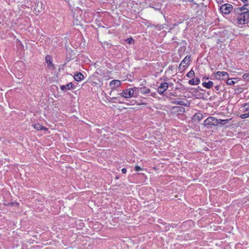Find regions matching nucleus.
Wrapping results in <instances>:
<instances>
[{"instance_id":"nucleus-1","label":"nucleus","mask_w":249,"mask_h":249,"mask_svg":"<svg viewBox=\"0 0 249 249\" xmlns=\"http://www.w3.org/2000/svg\"><path fill=\"white\" fill-rule=\"evenodd\" d=\"M221 13L228 15L231 12L233 19L236 20L238 24H245L249 21V4L233 9V6L229 3L222 4L219 8Z\"/></svg>"},{"instance_id":"nucleus-2","label":"nucleus","mask_w":249,"mask_h":249,"mask_svg":"<svg viewBox=\"0 0 249 249\" xmlns=\"http://www.w3.org/2000/svg\"><path fill=\"white\" fill-rule=\"evenodd\" d=\"M204 125L208 128H212L213 126H218V119L215 117H209L203 123Z\"/></svg>"},{"instance_id":"nucleus-3","label":"nucleus","mask_w":249,"mask_h":249,"mask_svg":"<svg viewBox=\"0 0 249 249\" xmlns=\"http://www.w3.org/2000/svg\"><path fill=\"white\" fill-rule=\"evenodd\" d=\"M191 55H187L179 64L178 70L180 71L182 69L187 67L188 66V64L191 61Z\"/></svg>"},{"instance_id":"nucleus-4","label":"nucleus","mask_w":249,"mask_h":249,"mask_svg":"<svg viewBox=\"0 0 249 249\" xmlns=\"http://www.w3.org/2000/svg\"><path fill=\"white\" fill-rule=\"evenodd\" d=\"M214 75L215 78L219 80L221 79V77L223 79H226L229 77V74L227 72L223 71H218L214 73Z\"/></svg>"},{"instance_id":"nucleus-5","label":"nucleus","mask_w":249,"mask_h":249,"mask_svg":"<svg viewBox=\"0 0 249 249\" xmlns=\"http://www.w3.org/2000/svg\"><path fill=\"white\" fill-rule=\"evenodd\" d=\"M118 94L126 98L133 97V92H131L130 88L124 90L122 92L118 93Z\"/></svg>"},{"instance_id":"nucleus-6","label":"nucleus","mask_w":249,"mask_h":249,"mask_svg":"<svg viewBox=\"0 0 249 249\" xmlns=\"http://www.w3.org/2000/svg\"><path fill=\"white\" fill-rule=\"evenodd\" d=\"M169 84L167 82L161 83L159 87L158 92L160 94H162L168 88Z\"/></svg>"},{"instance_id":"nucleus-7","label":"nucleus","mask_w":249,"mask_h":249,"mask_svg":"<svg viewBox=\"0 0 249 249\" xmlns=\"http://www.w3.org/2000/svg\"><path fill=\"white\" fill-rule=\"evenodd\" d=\"M45 61L47 64L48 67L51 70L54 69V65L52 63L53 58L50 55H47L45 56Z\"/></svg>"},{"instance_id":"nucleus-8","label":"nucleus","mask_w":249,"mask_h":249,"mask_svg":"<svg viewBox=\"0 0 249 249\" xmlns=\"http://www.w3.org/2000/svg\"><path fill=\"white\" fill-rule=\"evenodd\" d=\"M121 82L119 80H113L110 82V86L112 91L114 90L117 88L121 86Z\"/></svg>"},{"instance_id":"nucleus-9","label":"nucleus","mask_w":249,"mask_h":249,"mask_svg":"<svg viewBox=\"0 0 249 249\" xmlns=\"http://www.w3.org/2000/svg\"><path fill=\"white\" fill-rule=\"evenodd\" d=\"M200 79L198 77L192 78L188 81L189 84L191 85H197L200 83Z\"/></svg>"},{"instance_id":"nucleus-10","label":"nucleus","mask_w":249,"mask_h":249,"mask_svg":"<svg viewBox=\"0 0 249 249\" xmlns=\"http://www.w3.org/2000/svg\"><path fill=\"white\" fill-rule=\"evenodd\" d=\"M173 103L181 106H184L185 107H188L190 105V103L188 101H187L186 103H185L183 101H178L176 99L174 100V101L173 102Z\"/></svg>"},{"instance_id":"nucleus-11","label":"nucleus","mask_w":249,"mask_h":249,"mask_svg":"<svg viewBox=\"0 0 249 249\" xmlns=\"http://www.w3.org/2000/svg\"><path fill=\"white\" fill-rule=\"evenodd\" d=\"M74 78L75 81L79 82L83 80V79L84 78V76L81 72H77L74 74Z\"/></svg>"},{"instance_id":"nucleus-12","label":"nucleus","mask_w":249,"mask_h":249,"mask_svg":"<svg viewBox=\"0 0 249 249\" xmlns=\"http://www.w3.org/2000/svg\"><path fill=\"white\" fill-rule=\"evenodd\" d=\"M231 119H218V126H227V124L230 122Z\"/></svg>"},{"instance_id":"nucleus-13","label":"nucleus","mask_w":249,"mask_h":249,"mask_svg":"<svg viewBox=\"0 0 249 249\" xmlns=\"http://www.w3.org/2000/svg\"><path fill=\"white\" fill-rule=\"evenodd\" d=\"M203 115L200 113H196L193 117V120L195 122H199L203 118Z\"/></svg>"},{"instance_id":"nucleus-14","label":"nucleus","mask_w":249,"mask_h":249,"mask_svg":"<svg viewBox=\"0 0 249 249\" xmlns=\"http://www.w3.org/2000/svg\"><path fill=\"white\" fill-rule=\"evenodd\" d=\"M140 93L142 94H147L150 92V89L146 87L140 88Z\"/></svg>"},{"instance_id":"nucleus-15","label":"nucleus","mask_w":249,"mask_h":249,"mask_svg":"<svg viewBox=\"0 0 249 249\" xmlns=\"http://www.w3.org/2000/svg\"><path fill=\"white\" fill-rule=\"evenodd\" d=\"M213 83L211 81H209L207 82H203L202 84V85L203 86V87L208 89L211 88L213 87Z\"/></svg>"},{"instance_id":"nucleus-16","label":"nucleus","mask_w":249,"mask_h":249,"mask_svg":"<svg viewBox=\"0 0 249 249\" xmlns=\"http://www.w3.org/2000/svg\"><path fill=\"white\" fill-rule=\"evenodd\" d=\"M131 92H133V97H137L140 92V88L134 87L130 88Z\"/></svg>"},{"instance_id":"nucleus-17","label":"nucleus","mask_w":249,"mask_h":249,"mask_svg":"<svg viewBox=\"0 0 249 249\" xmlns=\"http://www.w3.org/2000/svg\"><path fill=\"white\" fill-rule=\"evenodd\" d=\"M34 127L37 130H47L48 129L44 127L42 125L39 124H36L34 125Z\"/></svg>"},{"instance_id":"nucleus-18","label":"nucleus","mask_w":249,"mask_h":249,"mask_svg":"<svg viewBox=\"0 0 249 249\" xmlns=\"http://www.w3.org/2000/svg\"><path fill=\"white\" fill-rule=\"evenodd\" d=\"M150 7L154 8V9L156 10L160 11L161 10V6L159 4H155V5L150 4Z\"/></svg>"},{"instance_id":"nucleus-19","label":"nucleus","mask_w":249,"mask_h":249,"mask_svg":"<svg viewBox=\"0 0 249 249\" xmlns=\"http://www.w3.org/2000/svg\"><path fill=\"white\" fill-rule=\"evenodd\" d=\"M195 71L192 69L186 74V76L189 78H193L195 76Z\"/></svg>"},{"instance_id":"nucleus-20","label":"nucleus","mask_w":249,"mask_h":249,"mask_svg":"<svg viewBox=\"0 0 249 249\" xmlns=\"http://www.w3.org/2000/svg\"><path fill=\"white\" fill-rule=\"evenodd\" d=\"M66 89L67 90H70L71 89H75V87L73 86V84L71 82L68 83L66 85Z\"/></svg>"},{"instance_id":"nucleus-21","label":"nucleus","mask_w":249,"mask_h":249,"mask_svg":"<svg viewBox=\"0 0 249 249\" xmlns=\"http://www.w3.org/2000/svg\"><path fill=\"white\" fill-rule=\"evenodd\" d=\"M227 81L226 83L229 85H234L235 83V82H234L232 79L229 78V77L226 79Z\"/></svg>"},{"instance_id":"nucleus-22","label":"nucleus","mask_w":249,"mask_h":249,"mask_svg":"<svg viewBox=\"0 0 249 249\" xmlns=\"http://www.w3.org/2000/svg\"><path fill=\"white\" fill-rule=\"evenodd\" d=\"M242 77L245 80L249 81V73L244 74Z\"/></svg>"},{"instance_id":"nucleus-23","label":"nucleus","mask_w":249,"mask_h":249,"mask_svg":"<svg viewBox=\"0 0 249 249\" xmlns=\"http://www.w3.org/2000/svg\"><path fill=\"white\" fill-rule=\"evenodd\" d=\"M242 119H245L249 117V111L247 113L242 114L240 116Z\"/></svg>"},{"instance_id":"nucleus-24","label":"nucleus","mask_w":249,"mask_h":249,"mask_svg":"<svg viewBox=\"0 0 249 249\" xmlns=\"http://www.w3.org/2000/svg\"><path fill=\"white\" fill-rule=\"evenodd\" d=\"M125 42L129 44H131L134 42V40L132 38L129 37L125 40Z\"/></svg>"},{"instance_id":"nucleus-25","label":"nucleus","mask_w":249,"mask_h":249,"mask_svg":"<svg viewBox=\"0 0 249 249\" xmlns=\"http://www.w3.org/2000/svg\"><path fill=\"white\" fill-rule=\"evenodd\" d=\"M134 170L136 171H137V172H139V171H142V168H141L140 166H139L138 165H136L134 167Z\"/></svg>"},{"instance_id":"nucleus-26","label":"nucleus","mask_w":249,"mask_h":249,"mask_svg":"<svg viewBox=\"0 0 249 249\" xmlns=\"http://www.w3.org/2000/svg\"><path fill=\"white\" fill-rule=\"evenodd\" d=\"M244 107H245V111H247L249 110V103H245L244 105Z\"/></svg>"},{"instance_id":"nucleus-27","label":"nucleus","mask_w":249,"mask_h":249,"mask_svg":"<svg viewBox=\"0 0 249 249\" xmlns=\"http://www.w3.org/2000/svg\"><path fill=\"white\" fill-rule=\"evenodd\" d=\"M174 108H178V110H179V111H184L185 110V108L183 107H174Z\"/></svg>"},{"instance_id":"nucleus-28","label":"nucleus","mask_w":249,"mask_h":249,"mask_svg":"<svg viewBox=\"0 0 249 249\" xmlns=\"http://www.w3.org/2000/svg\"><path fill=\"white\" fill-rule=\"evenodd\" d=\"M136 103V101L135 100H132L130 101L129 103H127L126 104L128 105H134Z\"/></svg>"},{"instance_id":"nucleus-29","label":"nucleus","mask_w":249,"mask_h":249,"mask_svg":"<svg viewBox=\"0 0 249 249\" xmlns=\"http://www.w3.org/2000/svg\"><path fill=\"white\" fill-rule=\"evenodd\" d=\"M60 88L63 91H65L66 90H67L66 86H65V85H61L60 86Z\"/></svg>"},{"instance_id":"nucleus-30","label":"nucleus","mask_w":249,"mask_h":249,"mask_svg":"<svg viewBox=\"0 0 249 249\" xmlns=\"http://www.w3.org/2000/svg\"><path fill=\"white\" fill-rule=\"evenodd\" d=\"M117 99V97H112L110 99V101L112 103H116V100Z\"/></svg>"},{"instance_id":"nucleus-31","label":"nucleus","mask_w":249,"mask_h":249,"mask_svg":"<svg viewBox=\"0 0 249 249\" xmlns=\"http://www.w3.org/2000/svg\"><path fill=\"white\" fill-rule=\"evenodd\" d=\"M177 225H178L177 224H174V223H172V224L169 225V226L170 227H172L173 228L176 227L177 226Z\"/></svg>"},{"instance_id":"nucleus-32","label":"nucleus","mask_w":249,"mask_h":249,"mask_svg":"<svg viewBox=\"0 0 249 249\" xmlns=\"http://www.w3.org/2000/svg\"><path fill=\"white\" fill-rule=\"evenodd\" d=\"M79 226L80 228L82 229L84 226V223L81 221H80Z\"/></svg>"},{"instance_id":"nucleus-33","label":"nucleus","mask_w":249,"mask_h":249,"mask_svg":"<svg viewBox=\"0 0 249 249\" xmlns=\"http://www.w3.org/2000/svg\"><path fill=\"white\" fill-rule=\"evenodd\" d=\"M195 90L196 91H202L203 89L201 88V87H200L199 86L197 87L196 89H195Z\"/></svg>"},{"instance_id":"nucleus-34","label":"nucleus","mask_w":249,"mask_h":249,"mask_svg":"<svg viewBox=\"0 0 249 249\" xmlns=\"http://www.w3.org/2000/svg\"><path fill=\"white\" fill-rule=\"evenodd\" d=\"M220 86L217 85L214 87L215 90L218 91L220 89Z\"/></svg>"},{"instance_id":"nucleus-35","label":"nucleus","mask_w":249,"mask_h":249,"mask_svg":"<svg viewBox=\"0 0 249 249\" xmlns=\"http://www.w3.org/2000/svg\"><path fill=\"white\" fill-rule=\"evenodd\" d=\"M122 171V173L123 174H126V172H127V170L125 168H123L121 170Z\"/></svg>"},{"instance_id":"nucleus-36","label":"nucleus","mask_w":249,"mask_h":249,"mask_svg":"<svg viewBox=\"0 0 249 249\" xmlns=\"http://www.w3.org/2000/svg\"><path fill=\"white\" fill-rule=\"evenodd\" d=\"M194 0H189L188 1L190 2H194Z\"/></svg>"},{"instance_id":"nucleus-37","label":"nucleus","mask_w":249,"mask_h":249,"mask_svg":"<svg viewBox=\"0 0 249 249\" xmlns=\"http://www.w3.org/2000/svg\"><path fill=\"white\" fill-rule=\"evenodd\" d=\"M156 94V93H153L152 94V95H152V96H154Z\"/></svg>"},{"instance_id":"nucleus-38","label":"nucleus","mask_w":249,"mask_h":249,"mask_svg":"<svg viewBox=\"0 0 249 249\" xmlns=\"http://www.w3.org/2000/svg\"><path fill=\"white\" fill-rule=\"evenodd\" d=\"M209 77H204L203 78V79H209Z\"/></svg>"},{"instance_id":"nucleus-39","label":"nucleus","mask_w":249,"mask_h":249,"mask_svg":"<svg viewBox=\"0 0 249 249\" xmlns=\"http://www.w3.org/2000/svg\"><path fill=\"white\" fill-rule=\"evenodd\" d=\"M119 178V176H116V177H115V179H118Z\"/></svg>"},{"instance_id":"nucleus-40","label":"nucleus","mask_w":249,"mask_h":249,"mask_svg":"<svg viewBox=\"0 0 249 249\" xmlns=\"http://www.w3.org/2000/svg\"><path fill=\"white\" fill-rule=\"evenodd\" d=\"M112 91H112V90H111V91H110V93H109V94H110V95H111V93H112Z\"/></svg>"},{"instance_id":"nucleus-41","label":"nucleus","mask_w":249,"mask_h":249,"mask_svg":"<svg viewBox=\"0 0 249 249\" xmlns=\"http://www.w3.org/2000/svg\"><path fill=\"white\" fill-rule=\"evenodd\" d=\"M118 103H122V102L121 101L119 100Z\"/></svg>"}]
</instances>
